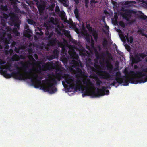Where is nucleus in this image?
Listing matches in <instances>:
<instances>
[{"instance_id": "obj_1", "label": "nucleus", "mask_w": 147, "mask_h": 147, "mask_svg": "<svg viewBox=\"0 0 147 147\" xmlns=\"http://www.w3.org/2000/svg\"><path fill=\"white\" fill-rule=\"evenodd\" d=\"M21 64L22 65V67L24 70V72L26 75H24L20 72L21 68L16 65L15 67L17 71L16 72H13L11 74L7 73L6 70H1L0 73L6 78H9L13 76L14 78L19 80H25V79H30L32 84L34 86L36 85V82L35 80L37 82H41V80L42 78L38 77V75L35 74H32L31 69H30L29 71H27V70L28 67L21 62Z\"/></svg>"}, {"instance_id": "obj_2", "label": "nucleus", "mask_w": 147, "mask_h": 147, "mask_svg": "<svg viewBox=\"0 0 147 147\" xmlns=\"http://www.w3.org/2000/svg\"><path fill=\"white\" fill-rule=\"evenodd\" d=\"M55 76L59 81L63 78L64 79L65 82L62 81L63 85L64 87L66 82L69 84L70 87L72 89H74L75 91H77L78 90L80 89L81 88L80 85L78 84V82L81 83V80L79 79L75 80L74 78L71 76L62 73L61 72H57Z\"/></svg>"}, {"instance_id": "obj_3", "label": "nucleus", "mask_w": 147, "mask_h": 147, "mask_svg": "<svg viewBox=\"0 0 147 147\" xmlns=\"http://www.w3.org/2000/svg\"><path fill=\"white\" fill-rule=\"evenodd\" d=\"M9 16H10V25L11 26L14 25L13 30L14 34L16 36H19L20 34L18 32V30L19 29L20 22H19L20 20L15 14L14 13H11L9 15L3 11L0 13V18L1 20H3V19H6Z\"/></svg>"}, {"instance_id": "obj_4", "label": "nucleus", "mask_w": 147, "mask_h": 147, "mask_svg": "<svg viewBox=\"0 0 147 147\" xmlns=\"http://www.w3.org/2000/svg\"><path fill=\"white\" fill-rule=\"evenodd\" d=\"M133 75L136 76L138 78L131 77L129 81L133 84H137L138 83H144L147 81V67L141 71L130 72Z\"/></svg>"}, {"instance_id": "obj_5", "label": "nucleus", "mask_w": 147, "mask_h": 147, "mask_svg": "<svg viewBox=\"0 0 147 147\" xmlns=\"http://www.w3.org/2000/svg\"><path fill=\"white\" fill-rule=\"evenodd\" d=\"M108 88L105 86H102L101 89H98L96 92L95 91H89V89L87 90L81 89L82 90V96L83 97L86 96H91L93 97H99L105 95H107L109 93V92L107 90H106Z\"/></svg>"}, {"instance_id": "obj_6", "label": "nucleus", "mask_w": 147, "mask_h": 147, "mask_svg": "<svg viewBox=\"0 0 147 147\" xmlns=\"http://www.w3.org/2000/svg\"><path fill=\"white\" fill-rule=\"evenodd\" d=\"M44 26L46 27V30L45 31V34L48 36L47 45L49 46H55L57 42V40L55 37L51 38L54 33L51 27L45 23H44Z\"/></svg>"}, {"instance_id": "obj_7", "label": "nucleus", "mask_w": 147, "mask_h": 147, "mask_svg": "<svg viewBox=\"0 0 147 147\" xmlns=\"http://www.w3.org/2000/svg\"><path fill=\"white\" fill-rule=\"evenodd\" d=\"M86 66L88 70L90 73L96 72L100 78L105 79L109 81L113 80V75H111L109 73L106 71H100L97 72V69L93 66H91L86 64Z\"/></svg>"}, {"instance_id": "obj_8", "label": "nucleus", "mask_w": 147, "mask_h": 147, "mask_svg": "<svg viewBox=\"0 0 147 147\" xmlns=\"http://www.w3.org/2000/svg\"><path fill=\"white\" fill-rule=\"evenodd\" d=\"M68 53L70 55V58L72 59L70 63L73 64L72 67L75 68L77 67H82L81 62L79 60V57L76 52L74 49H70L68 51Z\"/></svg>"}, {"instance_id": "obj_9", "label": "nucleus", "mask_w": 147, "mask_h": 147, "mask_svg": "<svg viewBox=\"0 0 147 147\" xmlns=\"http://www.w3.org/2000/svg\"><path fill=\"white\" fill-rule=\"evenodd\" d=\"M49 83L47 85H43L41 88L45 92H48L51 94L54 93L57 91V88L54 85H56L57 81L55 78H52L51 80L48 81Z\"/></svg>"}, {"instance_id": "obj_10", "label": "nucleus", "mask_w": 147, "mask_h": 147, "mask_svg": "<svg viewBox=\"0 0 147 147\" xmlns=\"http://www.w3.org/2000/svg\"><path fill=\"white\" fill-rule=\"evenodd\" d=\"M78 79H79V78H78L77 80ZM79 79L81 80V83L78 82V84L80 85L81 86V88L80 89L78 90H80L82 89V86H81V85L82 84V82H83V84L85 85L84 87V90H87L88 89H90V87H93V84L89 79H87L86 80L82 79V80L80 79Z\"/></svg>"}, {"instance_id": "obj_11", "label": "nucleus", "mask_w": 147, "mask_h": 147, "mask_svg": "<svg viewBox=\"0 0 147 147\" xmlns=\"http://www.w3.org/2000/svg\"><path fill=\"white\" fill-rule=\"evenodd\" d=\"M136 12L132 10H126L125 12L122 15V17L127 21L129 20L132 17V14H135Z\"/></svg>"}, {"instance_id": "obj_12", "label": "nucleus", "mask_w": 147, "mask_h": 147, "mask_svg": "<svg viewBox=\"0 0 147 147\" xmlns=\"http://www.w3.org/2000/svg\"><path fill=\"white\" fill-rule=\"evenodd\" d=\"M12 36L10 34H8L7 35V38H5V36H3L1 38L2 40L5 42V43L7 45L5 47L6 49H8L9 48V46L8 44H10L11 43V40L12 39Z\"/></svg>"}, {"instance_id": "obj_13", "label": "nucleus", "mask_w": 147, "mask_h": 147, "mask_svg": "<svg viewBox=\"0 0 147 147\" xmlns=\"http://www.w3.org/2000/svg\"><path fill=\"white\" fill-rule=\"evenodd\" d=\"M141 61L142 59L138 56V53L136 54L134 56H132V62L133 64H137Z\"/></svg>"}, {"instance_id": "obj_14", "label": "nucleus", "mask_w": 147, "mask_h": 147, "mask_svg": "<svg viewBox=\"0 0 147 147\" xmlns=\"http://www.w3.org/2000/svg\"><path fill=\"white\" fill-rule=\"evenodd\" d=\"M26 30H24L23 32V35L25 37L28 38H30L31 37V34L32 33V31L29 29L28 26H26Z\"/></svg>"}, {"instance_id": "obj_15", "label": "nucleus", "mask_w": 147, "mask_h": 147, "mask_svg": "<svg viewBox=\"0 0 147 147\" xmlns=\"http://www.w3.org/2000/svg\"><path fill=\"white\" fill-rule=\"evenodd\" d=\"M115 76H116L115 78V80L117 83H120V81L124 78L123 77L126 76H121V74L120 71L117 72L115 73Z\"/></svg>"}, {"instance_id": "obj_16", "label": "nucleus", "mask_w": 147, "mask_h": 147, "mask_svg": "<svg viewBox=\"0 0 147 147\" xmlns=\"http://www.w3.org/2000/svg\"><path fill=\"white\" fill-rule=\"evenodd\" d=\"M75 74L77 78H81L84 75L82 70L79 67L76 68Z\"/></svg>"}, {"instance_id": "obj_17", "label": "nucleus", "mask_w": 147, "mask_h": 147, "mask_svg": "<svg viewBox=\"0 0 147 147\" xmlns=\"http://www.w3.org/2000/svg\"><path fill=\"white\" fill-rule=\"evenodd\" d=\"M52 65L53 63L52 62H49L45 65H42V68L45 69L43 70L45 71V69L49 70L51 69L52 68Z\"/></svg>"}, {"instance_id": "obj_18", "label": "nucleus", "mask_w": 147, "mask_h": 147, "mask_svg": "<svg viewBox=\"0 0 147 147\" xmlns=\"http://www.w3.org/2000/svg\"><path fill=\"white\" fill-rule=\"evenodd\" d=\"M107 69L108 71L110 73H112L114 72L113 71V65L109 63H107L106 65Z\"/></svg>"}, {"instance_id": "obj_19", "label": "nucleus", "mask_w": 147, "mask_h": 147, "mask_svg": "<svg viewBox=\"0 0 147 147\" xmlns=\"http://www.w3.org/2000/svg\"><path fill=\"white\" fill-rule=\"evenodd\" d=\"M123 78H124L120 81V83H118L121 84V83H124V85H128L129 84V83L128 81H127V76L124 77Z\"/></svg>"}, {"instance_id": "obj_20", "label": "nucleus", "mask_w": 147, "mask_h": 147, "mask_svg": "<svg viewBox=\"0 0 147 147\" xmlns=\"http://www.w3.org/2000/svg\"><path fill=\"white\" fill-rule=\"evenodd\" d=\"M37 8L38 11L40 13H43L44 10V7L43 5L41 4H39L38 5L37 4Z\"/></svg>"}, {"instance_id": "obj_21", "label": "nucleus", "mask_w": 147, "mask_h": 147, "mask_svg": "<svg viewBox=\"0 0 147 147\" xmlns=\"http://www.w3.org/2000/svg\"><path fill=\"white\" fill-rule=\"evenodd\" d=\"M59 1L64 6L66 7L68 6L69 5V1L68 0H59Z\"/></svg>"}, {"instance_id": "obj_22", "label": "nucleus", "mask_w": 147, "mask_h": 147, "mask_svg": "<svg viewBox=\"0 0 147 147\" xmlns=\"http://www.w3.org/2000/svg\"><path fill=\"white\" fill-rule=\"evenodd\" d=\"M87 52L85 51L84 49L82 50L79 51V54L82 57H85L87 56Z\"/></svg>"}, {"instance_id": "obj_23", "label": "nucleus", "mask_w": 147, "mask_h": 147, "mask_svg": "<svg viewBox=\"0 0 147 147\" xmlns=\"http://www.w3.org/2000/svg\"><path fill=\"white\" fill-rule=\"evenodd\" d=\"M92 35L96 40H97L98 38V34L97 31L95 30H93L92 32Z\"/></svg>"}, {"instance_id": "obj_24", "label": "nucleus", "mask_w": 147, "mask_h": 147, "mask_svg": "<svg viewBox=\"0 0 147 147\" xmlns=\"http://www.w3.org/2000/svg\"><path fill=\"white\" fill-rule=\"evenodd\" d=\"M115 67L113 69V71H116L119 70V64L118 61L115 62Z\"/></svg>"}, {"instance_id": "obj_25", "label": "nucleus", "mask_w": 147, "mask_h": 147, "mask_svg": "<svg viewBox=\"0 0 147 147\" xmlns=\"http://www.w3.org/2000/svg\"><path fill=\"white\" fill-rule=\"evenodd\" d=\"M0 9L3 11H7L8 10L7 7V5H1L0 6Z\"/></svg>"}, {"instance_id": "obj_26", "label": "nucleus", "mask_w": 147, "mask_h": 147, "mask_svg": "<svg viewBox=\"0 0 147 147\" xmlns=\"http://www.w3.org/2000/svg\"><path fill=\"white\" fill-rule=\"evenodd\" d=\"M95 78H96V84L97 86H100L102 83V81L96 75H95Z\"/></svg>"}, {"instance_id": "obj_27", "label": "nucleus", "mask_w": 147, "mask_h": 147, "mask_svg": "<svg viewBox=\"0 0 147 147\" xmlns=\"http://www.w3.org/2000/svg\"><path fill=\"white\" fill-rule=\"evenodd\" d=\"M53 55H54V56L56 58H58V57L59 51L57 49L54 50V51L53 52Z\"/></svg>"}, {"instance_id": "obj_28", "label": "nucleus", "mask_w": 147, "mask_h": 147, "mask_svg": "<svg viewBox=\"0 0 147 147\" xmlns=\"http://www.w3.org/2000/svg\"><path fill=\"white\" fill-rule=\"evenodd\" d=\"M64 34L68 38H70L71 37L69 31L65 30L64 31Z\"/></svg>"}, {"instance_id": "obj_29", "label": "nucleus", "mask_w": 147, "mask_h": 147, "mask_svg": "<svg viewBox=\"0 0 147 147\" xmlns=\"http://www.w3.org/2000/svg\"><path fill=\"white\" fill-rule=\"evenodd\" d=\"M61 61L64 63H66L67 61V59L65 56H63L61 58Z\"/></svg>"}, {"instance_id": "obj_30", "label": "nucleus", "mask_w": 147, "mask_h": 147, "mask_svg": "<svg viewBox=\"0 0 147 147\" xmlns=\"http://www.w3.org/2000/svg\"><path fill=\"white\" fill-rule=\"evenodd\" d=\"M56 58L54 56V55H49L47 57V59L49 61L53 59Z\"/></svg>"}, {"instance_id": "obj_31", "label": "nucleus", "mask_w": 147, "mask_h": 147, "mask_svg": "<svg viewBox=\"0 0 147 147\" xmlns=\"http://www.w3.org/2000/svg\"><path fill=\"white\" fill-rule=\"evenodd\" d=\"M19 56L16 54L14 55L12 57V59L13 61H17Z\"/></svg>"}, {"instance_id": "obj_32", "label": "nucleus", "mask_w": 147, "mask_h": 147, "mask_svg": "<svg viewBox=\"0 0 147 147\" xmlns=\"http://www.w3.org/2000/svg\"><path fill=\"white\" fill-rule=\"evenodd\" d=\"M65 22L69 24L70 25V27H74V25L72 24V23L71 22H70V21H69L67 20H65Z\"/></svg>"}, {"instance_id": "obj_33", "label": "nucleus", "mask_w": 147, "mask_h": 147, "mask_svg": "<svg viewBox=\"0 0 147 147\" xmlns=\"http://www.w3.org/2000/svg\"><path fill=\"white\" fill-rule=\"evenodd\" d=\"M138 56H139V57L142 58V59L145 58L146 56V55L145 54L143 53H139L138 54Z\"/></svg>"}, {"instance_id": "obj_34", "label": "nucleus", "mask_w": 147, "mask_h": 147, "mask_svg": "<svg viewBox=\"0 0 147 147\" xmlns=\"http://www.w3.org/2000/svg\"><path fill=\"white\" fill-rule=\"evenodd\" d=\"M106 55L107 56L108 58L109 59H112V57L111 54L109 53L108 51H106Z\"/></svg>"}, {"instance_id": "obj_35", "label": "nucleus", "mask_w": 147, "mask_h": 147, "mask_svg": "<svg viewBox=\"0 0 147 147\" xmlns=\"http://www.w3.org/2000/svg\"><path fill=\"white\" fill-rule=\"evenodd\" d=\"M74 13H75V16L76 18L79 17V13L77 9H75V11H74Z\"/></svg>"}, {"instance_id": "obj_36", "label": "nucleus", "mask_w": 147, "mask_h": 147, "mask_svg": "<svg viewBox=\"0 0 147 147\" xmlns=\"http://www.w3.org/2000/svg\"><path fill=\"white\" fill-rule=\"evenodd\" d=\"M128 42H130L131 44L132 43L133 41V38L132 36H131L127 39Z\"/></svg>"}, {"instance_id": "obj_37", "label": "nucleus", "mask_w": 147, "mask_h": 147, "mask_svg": "<svg viewBox=\"0 0 147 147\" xmlns=\"http://www.w3.org/2000/svg\"><path fill=\"white\" fill-rule=\"evenodd\" d=\"M11 65H6L5 66V69H6V70L7 71V70L9 71H12L11 69Z\"/></svg>"}, {"instance_id": "obj_38", "label": "nucleus", "mask_w": 147, "mask_h": 147, "mask_svg": "<svg viewBox=\"0 0 147 147\" xmlns=\"http://www.w3.org/2000/svg\"><path fill=\"white\" fill-rule=\"evenodd\" d=\"M107 40L105 39H104L103 42L102 43V45L103 47H107Z\"/></svg>"}, {"instance_id": "obj_39", "label": "nucleus", "mask_w": 147, "mask_h": 147, "mask_svg": "<svg viewBox=\"0 0 147 147\" xmlns=\"http://www.w3.org/2000/svg\"><path fill=\"white\" fill-rule=\"evenodd\" d=\"M98 3V1L95 0H91L90 1V5L92 7L93 6V4L97 3Z\"/></svg>"}, {"instance_id": "obj_40", "label": "nucleus", "mask_w": 147, "mask_h": 147, "mask_svg": "<svg viewBox=\"0 0 147 147\" xmlns=\"http://www.w3.org/2000/svg\"><path fill=\"white\" fill-rule=\"evenodd\" d=\"M93 65L94 67H95V68L97 70L98 67L99 66V65H98V62L96 61H95V63H93V65Z\"/></svg>"}, {"instance_id": "obj_41", "label": "nucleus", "mask_w": 147, "mask_h": 147, "mask_svg": "<svg viewBox=\"0 0 147 147\" xmlns=\"http://www.w3.org/2000/svg\"><path fill=\"white\" fill-rule=\"evenodd\" d=\"M27 22L28 24L32 25L34 22L33 20L30 19L28 18L27 19Z\"/></svg>"}, {"instance_id": "obj_42", "label": "nucleus", "mask_w": 147, "mask_h": 147, "mask_svg": "<svg viewBox=\"0 0 147 147\" xmlns=\"http://www.w3.org/2000/svg\"><path fill=\"white\" fill-rule=\"evenodd\" d=\"M65 13L64 11L59 12V16L64 17L65 16Z\"/></svg>"}, {"instance_id": "obj_43", "label": "nucleus", "mask_w": 147, "mask_h": 147, "mask_svg": "<svg viewBox=\"0 0 147 147\" xmlns=\"http://www.w3.org/2000/svg\"><path fill=\"white\" fill-rule=\"evenodd\" d=\"M139 18L140 19H142L143 20H147V16H146L140 15L139 16Z\"/></svg>"}, {"instance_id": "obj_44", "label": "nucleus", "mask_w": 147, "mask_h": 147, "mask_svg": "<svg viewBox=\"0 0 147 147\" xmlns=\"http://www.w3.org/2000/svg\"><path fill=\"white\" fill-rule=\"evenodd\" d=\"M91 43L90 45L92 47L94 48V41L92 38H91L90 41Z\"/></svg>"}, {"instance_id": "obj_45", "label": "nucleus", "mask_w": 147, "mask_h": 147, "mask_svg": "<svg viewBox=\"0 0 147 147\" xmlns=\"http://www.w3.org/2000/svg\"><path fill=\"white\" fill-rule=\"evenodd\" d=\"M95 56L98 59H100V56L98 52L96 51V52H95Z\"/></svg>"}, {"instance_id": "obj_46", "label": "nucleus", "mask_w": 147, "mask_h": 147, "mask_svg": "<svg viewBox=\"0 0 147 147\" xmlns=\"http://www.w3.org/2000/svg\"><path fill=\"white\" fill-rule=\"evenodd\" d=\"M119 25L122 27H125V25L124 23L122 21H120L119 22Z\"/></svg>"}, {"instance_id": "obj_47", "label": "nucleus", "mask_w": 147, "mask_h": 147, "mask_svg": "<svg viewBox=\"0 0 147 147\" xmlns=\"http://www.w3.org/2000/svg\"><path fill=\"white\" fill-rule=\"evenodd\" d=\"M105 55L104 53H103L101 54V55L100 57V58L102 59L104 61L105 59Z\"/></svg>"}, {"instance_id": "obj_48", "label": "nucleus", "mask_w": 147, "mask_h": 147, "mask_svg": "<svg viewBox=\"0 0 147 147\" xmlns=\"http://www.w3.org/2000/svg\"><path fill=\"white\" fill-rule=\"evenodd\" d=\"M125 48L127 50V51H130L131 50V47L128 45H126L125 46Z\"/></svg>"}, {"instance_id": "obj_49", "label": "nucleus", "mask_w": 147, "mask_h": 147, "mask_svg": "<svg viewBox=\"0 0 147 147\" xmlns=\"http://www.w3.org/2000/svg\"><path fill=\"white\" fill-rule=\"evenodd\" d=\"M55 11L56 12V13L60 12V9L59 8V7L57 5L56 6L55 9Z\"/></svg>"}, {"instance_id": "obj_50", "label": "nucleus", "mask_w": 147, "mask_h": 147, "mask_svg": "<svg viewBox=\"0 0 147 147\" xmlns=\"http://www.w3.org/2000/svg\"><path fill=\"white\" fill-rule=\"evenodd\" d=\"M86 39L88 42V43H90V41L91 39L89 36H87L86 38Z\"/></svg>"}, {"instance_id": "obj_51", "label": "nucleus", "mask_w": 147, "mask_h": 147, "mask_svg": "<svg viewBox=\"0 0 147 147\" xmlns=\"http://www.w3.org/2000/svg\"><path fill=\"white\" fill-rule=\"evenodd\" d=\"M117 82H116L115 81H114L112 83L110 84V85L112 86H115V85L117 84Z\"/></svg>"}, {"instance_id": "obj_52", "label": "nucleus", "mask_w": 147, "mask_h": 147, "mask_svg": "<svg viewBox=\"0 0 147 147\" xmlns=\"http://www.w3.org/2000/svg\"><path fill=\"white\" fill-rule=\"evenodd\" d=\"M20 49L19 48L15 47L14 49L15 51L17 53H19L20 51Z\"/></svg>"}, {"instance_id": "obj_53", "label": "nucleus", "mask_w": 147, "mask_h": 147, "mask_svg": "<svg viewBox=\"0 0 147 147\" xmlns=\"http://www.w3.org/2000/svg\"><path fill=\"white\" fill-rule=\"evenodd\" d=\"M132 3V1H127L125 2L124 4L125 5H129Z\"/></svg>"}, {"instance_id": "obj_54", "label": "nucleus", "mask_w": 147, "mask_h": 147, "mask_svg": "<svg viewBox=\"0 0 147 147\" xmlns=\"http://www.w3.org/2000/svg\"><path fill=\"white\" fill-rule=\"evenodd\" d=\"M24 48V46L23 45H19V46H18V48L20 49H23Z\"/></svg>"}, {"instance_id": "obj_55", "label": "nucleus", "mask_w": 147, "mask_h": 147, "mask_svg": "<svg viewBox=\"0 0 147 147\" xmlns=\"http://www.w3.org/2000/svg\"><path fill=\"white\" fill-rule=\"evenodd\" d=\"M90 32H93V30L92 28V27L90 26L89 28H88V29H87Z\"/></svg>"}, {"instance_id": "obj_56", "label": "nucleus", "mask_w": 147, "mask_h": 147, "mask_svg": "<svg viewBox=\"0 0 147 147\" xmlns=\"http://www.w3.org/2000/svg\"><path fill=\"white\" fill-rule=\"evenodd\" d=\"M28 51L30 53L33 52V49L32 48H29Z\"/></svg>"}, {"instance_id": "obj_57", "label": "nucleus", "mask_w": 147, "mask_h": 147, "mask_svg": "<svg viewBox=\"0 0 147 147\" xmlns=\"http://www.w3.org/2000/svg\"><path fill=\"white\" fill-rule=\"evenodd\" d=\"M16 45V43L15 41H13L11 44V45L12 47H14L15 45Z\"/></svg>"}, {"instance_id": "obj_58", "label": "nucleus", "mask_w": 147, "mask_h": 147, "mask_svg": "<svg viewBox=\"0 0 147 147\" xmlns=\"http://www.w3.org/2000/svg\"><path fill=\"white\" fill-rule=\"evenodd\" d=\"M127 21L128 22L129 24H132L134 22L133 20H130L129 19V20Z\"/></svg>"}, {"instance_id": "obj_59", "label": "nucleus", "mask_w": 147, "mask_h": 147, "mask_svg": "<svg viewBox=\"0 0 147 147\" xmlns=\"http://www.w3.org/2000/svg\"><path fill=\"white\" fill-rule=\"evenodd\" d=\"M34 56V57L37 60L38 59V57L36 54H35Z\"/></svg>"}, {"instance_id": "obj_60", "label": "nucleus", "mask_w": 147, "mask_h": 147, "mask_svg": "<svg viewBox=\"0 0 147 147\" xmlns=\"http://www.w3.org/2000/svg\"><path fill=\"white\" fill-rule=\"evenodd\" d=\"M88 62L90 63L91 65H93V63L91 62V59H88Z\"/></svg>"}, {"instance_id": "obj_61", "label": "nucleus", "mask_w": 147, "mask_h": 147, "mask_svg": "<svg viewBox=\"0 0 147 147\" xmlns=\"http://www.w3.org/2000/svg\"><path fill=\"white\" fill-rule=\"evenodd\" d=\"M97 48H98V51H100L101 50V47L100 45H98L97 46Z\"/></svg>"}, {"instance_id": "obj_62", "label": "nucleus", "mask_w": 147, "mask_h": 147, "mask_svg": "<svg viewBox=\"0 0 147 147\" xmlns=\"http://www.w3.org/2000/svg\"><path fill=\"white\" fill-rule=\"evenodd\" d=\"M90 27V25L89 24H87L86 25V27L88 29V28H89Z\"/></svg>"}, {"instance_id": "obj_63", "label": "nucleus", "mask_w": 147, "mask_h": 147, "mask_svg": "<svg viewBox=\"0 0 147 147\" xmlns=\"http://www.w3.org/2000/svg\"><path fill=\"white\" fill-rule=\"evenodd\" d=\"M89 3H85V6L86 8H87L88 7V5Z\"/></svg>"}, {"instance_id": "obj_64", "label": "nucleus", "mask_w": 147, "mask_h": 147, "mask_svg": "<svg viewBox=\"0 0 147 147\" xmlns=\"http://www.w3.org/2000/svg\"><path fill=\"white\" fill-rule=\"evenodd\" d=\"M75 3L78 4L79 2V0H75Z\"/></svg>"}]
</instances>
